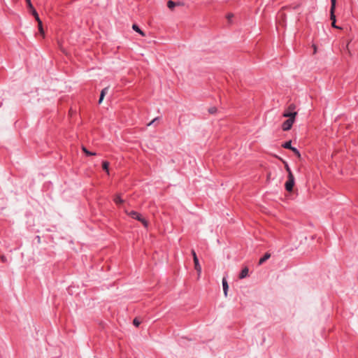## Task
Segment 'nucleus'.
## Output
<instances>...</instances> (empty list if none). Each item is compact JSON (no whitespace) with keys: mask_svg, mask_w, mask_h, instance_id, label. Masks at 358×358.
<instances>
[{"mask_svg":"<svg viewBox=\"0 0 358 358\" xmlns=\"http://www.w3.org/2000/svg\"><path fill=\"white\" fill-rule=\"evenodd\" d=\"M296 115V112H285L283 113V117H288V119L286 121H285L282 125V129L283 131H289V129H291L292 124L295 121V117Z\"/></svg>","mask_w":358,"mask_h":358,"instance_id":"f257e3e1","label":"nucleus"},{"mask_svg":"<svg viewBox=\"0 0 358 358\" xmlns=\"http://www.w3.org/2000/svg\"><path fill=\"white\" fill-rule=\"evenodd\" d=\"M336 3V0H331V9H330V14H331V20H332L331 25L334 28L341 29L340 27H338L336 25V16L334 15Z\"/></svg>","mask_w":358,"mask_h":358,"instance_id":"f03ea898","label":"nucleus"},{"mask_svg":"<svg viewBox=\"0 0 358 358\" xmlns=\"http://www.w3.org/2000/svg\"><path fill=\"white\" fill-rule=\"evenodd\" d=\"M192 255L193 257L194 264V268L197 272L198 277L200 276L201 273V266L199 264V259L197 258L196 254L194 250H192Z\"/></svg>","mask_w":358,"mask_h":358,"instance_id":"7ed1b4c3","label":"nucleus"},{"mask_svg":"<svg viewBox=\"0 0 358 358\" xmlns=\"http://www.w3.org/2000/svg\"><path fill=\"white\" fill-rule=\"evenodd\" d=\"M294 185V178L293 174H290V176H287V180L285 182V189L288 192H292L293 189V187Z\"/></svg>","mask_w":358,"mask_h":358,"instance_id":"20e7f679","label":"nucleus"},{"mask_svg":"<svg viewBox=\"0 0 358 358\" xmlns=\"http://www.w3.org/2000/svg\"><path fill=\"white\" fill-rule=\"evenodd\" d=\"M125 213L131 217L136 219L137 220H138L141 217V214H139L136 211L131 210L129 212L127 210H125Z\"/></svg>","mask_w":358,"mask_h":358,"instance_id":"39448f33","label":"nucleus"},{"mask_svg":"<svg viewBox=\"0 0 358 358\" xmlns=\"http://www.w3.org/2000/svg\"><path fill=\"white\" fill-rule=\"evenodd\" d=\"M222 287H223V291H224V296H227L228 289H229V285H228L227 280L224 278L222 279Z\"/></svg>","mask_w":358,"mask_h":358,"instance_id":"423d86ee","label":"nucleus"},{"mask_svg":"<svg viewBox=\"0 0 358 358\" xmlns=\"http://www.w3.org/2000/svg\"><path fill=\"white\" fill-rule=\"evenodd\" d=\"M271 257V254L268 252H266L263 257H262L259 261V264L261 265L263 263H264L267 259H268Z\"/></svg>","mask_w":358,"mask_h":358,"instance_id":"0eeeda50","label":"nucleus"},{"mask_svg":"<svg viewBox=\"0 0 358 358\" xmlns=\"http://www.w3.org/2000/svg\"><path fill=\"white\" fill-rule=\"evenodd\" d=\"M248 268L247 267H245L241 272V273L239 274V278L240 279H243L244 278H245L248 274Z\"/></svg>","mask_w":358,"mask_h":358,"instance_id":"6e6552de","label":"nucleus"},{"mask_svg":"<svg viewBox=\"0 0 358 358\" xmlns=\"http://www.w3.org/2000/svg\"><path fill=\"white\" fill-rule=\"evenodd\" d=\"M82 150L87 155V156H95L96 152H90L85 146H82Z\"/></svg>","mask_w":358,"mask_h":358,"instance_id":"1a4fd4ad","label":"nucleus"},{"mask_svg":"<svg viewBox=\"0 0 358 358\" xmlns=\"http://www.w3.org/2000/svg\"><path fill=\"white\" fill-rule=\"evenodd\" d=\"M108 166H109V162H108L107 161H104L102 163V168L104 171H106V173L108 174H109V169H108Z\"/></svg>","mask_w":358,"mask_h":358,"instance_id":"9d476101","label":"nucleus"},{"mask_svg":"<svg viewBox=\"0 0 358 358\" xmlns=\"http://www.w3.org/2000/svg\"><path fill=\"white\" fill-rule=\"evenodd\" d=\"M132 29L136 31V32L139 33L141 36H145V33L143 31H142L139 27H138V25L136 24H133L132 26Z\"/></svg>","mask_w":358,"mask_h":358,"instance_id":"9b49d317","label":"nucleus"},{"mask_svg":"<svg viewBox=\"0 0 358 358\" xmlns=\"http://www.w3.org/2000/svg\"><path fill=\"white\" fill-rule=\"evenodd\" d=\"M38 30H39L40 34L44 37L45 33H44V30L43 29V24H42L41 21H39V22L38 23Z\"/></svg>","mask_w":358,"mask_h":358,"instance_id":"f8f14e48","label":"nucleus"},{"mask_svg":"<svg viewBox=\"0 0 358 358\" xmlns=\"http://www.w3.org/2000/svg\"><path fill=\"white\" fill-rule=\"evenodd\" d=\"M282 147L286 148V149H289L292 150V148H294L292 145H291V141H287L285 142L283 145H282Z\"/></svg>","mask_w":358,"mask_h":358,"instance_id":"ddd939ff","label":"nucleus"},{"mask_svg":"<svg viewBox=\"0 0 358 358\" xmlns=\"http://www.w3.org/2000/svg\"><path fill=\"white\" fill-rule=\"evenodd\" d=\"M114 201H115V203L116 204H120V203H122L124 202V200H122L119 195H117L114 198Z\"/></svg>","mask_w":358,"mask_h":358,"instance_id":"4468645a","label":"nucleus"},{"mask_svg":"<svg viewBox=\"0 0 358 358\" xmlns=\"http://www.w3.org/2000/svg\"><path fill=\"white\" fill-rule=\"evenodd\" d=\"M282 162L285 164V168L286 171L288 173V176H290V174H292V172L289 165L287 164V163L285 161H282Z\"/></svg>","mask_w":358,"mask_h":358,"instance_id":"2eb2a0df","label":"nucleus"},{"mask_svg":"<svg viewBox=\"0 0 358 358\" xmlns=\"http://www.w3.org/2000/svg\"><path fill=\"white\" fill-rule=\"evenodd\" d=\"M26 2L27 3V6H28L29 9L30 10V12L33 13V10H35V8H34V6L31 2V0H26Z\"/></svg>","mask_w":358,"mask_h":358,"instance_id":"dca6fc26","label":"nucleus"},{"mask_svg":"<svg viewBox=\"0 0 358 358\" xmlns=\"http://www.w3.org/2000/svg\"><path fill=\"white\" fill-rule=\"evenodd\" d=\"M296 108V106L294 104H290L285 112L294 113V109Z\"/></svg>","mask_w":358,"mask_h":358,"instance_id":"f3484780","label":"nucleus"},{"mask_svg":"<svg viewBox=\"0 0 358 358\" xmlns=\"http://www.w3.org/2000/svg\"><path fill=\"white\" fill-rule=\"evenodd\" d=\"M31 14L34 15L38 23L39 21H41L36 10H33V13H31Z\"/></svg>","mask_w":358,"mask_h":358,"instance_id":"a211bd4d","label":"nucleus"},{"mask_svg":"<svg viewBox=\"0 0 358 358\" xmlns=\"http://www.w3.org/2000/svg\"><path fill=\"white\" fill-rule=\"evenodd\" d=\"M138 221H140L145 227H148V222L145 220L144 218L142 217V216L141 217V218L138 220Z\"/></svg>","mask_w":358,"mask_h":358,"instance_id":"6ab92c4d","label":"nucleus"},{"mask_svg":"<svg viewBox=\"0 0 358 358\" xmlns=\"http://www.w3.org/2000/svg\"><path fill=\"white\" fill-rule=\"evenodd\" d=\"M167 6L169 9H173L176 6V3L172 1H169L167 3Z\"/></svg>","mask_w":358,"mask_h":358,"instance_id":"aec40b11","label":"nucleus"},{"mask_svg":"<svg viewBox=\"0 0 358 358\" xmlns=\"http://www.w3.org/2000/svg\"><path fill=\"white\" fill-rule=\"evenodd\" d=\"M108 87H105L104 89H103V90H101V94H100V95H101V96H103V97H104V96H105V95H106V94L108 92Z\"/></svg>","mask_w":358,"mask_h":358,"instance_id":"412c9836","label":"nucleus"},{"mask_svg":"<svg viewBox=\"0 0 358 358\" xmlns=\"http://www.w3.org/2000/svg\"><path fill=\"white\" fill-rule=\"evenodd\" d=\"M208 112L210 114H214L217 112V108L216 107H211L208 109Z\"/></svg>","mask_w":358,"mask_h":358,"instance_id":"4be33fe9","label":"nucleus"},{"mask_svg":"<svg viewBox=\"0 0 358 358\" xmlns=\"http://www.w3.org/2000/svg\"><path fill=\"white\" fill-rule=\"evenodd\" d=\"M292 151L294 152L297 155V157L299 158L301 157V155H300L299 152L298 151V150L296 148H292Z\"/></svg>","mask_w":358,"mask_h":358,"instance_id":"5701e85b","label":"nucleus"},{"mask_svg":"<svg viewBox=\"0 0 358 358\" xmlns=\"http://www.w3.org/2000/svg\"><path fill=\"white\" fill-rule=\"evenodd\" d=\"M133 324L136 326V327H138L141 324V322L138 320V319L137 318H135L133 321Z\"/></svg>","mask_w":358,"mask_h":358,"instance_id":"b1692460","label":"nucleus"},{"mask_svg":"<svg viewBox=\"0 0 358 358\" xmlns=\"http://www.w3.org/2000/svg\"><path fill=\"white\" fill-rule=\"evenodd\" d=\"M281 17H282V20H280L278 19V23L280 24H281L282 26H283V22H284V15L283 14H280Z\"/></svg>","mask_w":358,"mask_h":358,"instance_id":"393cba45","label":"nucleus"},{"mask_svg":"<svg viewBox=\"0 0 358 358\" xmlns=\"http://www.w3.org/2000/svg\"><path fill=\"white\" fill-rule=\"evenodd\" d=\"M234 17V15L232 13H229L227 15V20L230 22L232 17Z\"/></svg>","mask_w":358,"mask_h":358,"instance_id":"a878e982","label":"nucleus"},{"mask_svg":"<svg viewBox=\"0 0 358 358\" xmlns=\"http://www.w3.org/2000/svg\"><path fill=\"white\" fill-rule=\"evenodd\" d=\"M0 258H1V261H2L3 262H6V260H7V259H6V257L4 255H1V256H0Z\"/></svg>","mask_w":358,"mask_h":358,"instance_id":"bb28decb","label":"nucleus"},{"mask_svg":"<svg viewBox=\"0 0 358 358\" xmlns=\"http://www.w3.org/2000/svg\"><path fill=\"white\" fill-rule=\"evenodd\" d=\"M103 99H104V97L101 96V95H100V98H99V103H101L103 101Z\"/></svg>","mask_w":358,"mask_h":358,"instance_id":"cd10ccee","label":"nucleus"},{"mask_svg":"<svg viewBox=\"0 0 358 358\" xmlns=\"http://www.w3.org/2000/svg\"><path fill=\"white\" fill-rule=\"evenodd\" d=\"M313 50H314V54H315L317 52V47L315 45H313Z\"/></svg>","mask_w":358,"mask_h":358,"instance_id":"c85d7f7f","label":"nucleus"},{"mask_svg":"<svg viewBox=\"0 0 358 358\" xmlns=\"http://www.w3.org/2000/svg\"><path fill=\"white\" fill-rule=\"evenodd\" d=\"M157 118L154 119L152 122H150L148 125H151Z\"/></svg>","mask_w":358,"mask_h":358,"instance_id":"c756f323","label":"nucleus"}]
</instances>
